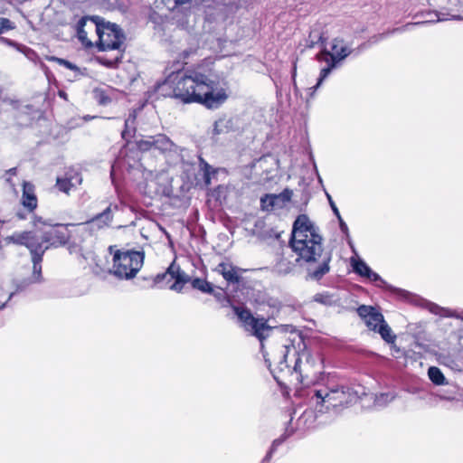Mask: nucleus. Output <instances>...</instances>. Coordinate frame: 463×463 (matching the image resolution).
I'll return each instance as SVG.
<instances>
[{"label":"nucleus","instance_id":"f257e3e1","mask_svg":"<svg viewBox=\"0 0 463 463\" xmlns=\"http://www.w3.org/2000/svg\"><path fill=\"white\" fill-rule=\"evenodd\" d=\"M157 91L184 104L198 103L209 109H218L228 98L206 75L195 71L172 72L157 85Z\"/></svg>","mask_w":463,"mask_h":463},{"label":"nucleus","instance_id":"f03ea898","mask_svg":"<svg viewBox=\"0 0 463 463\" xmlns=\"http://www.w3.org/2000/svg\"><path fill=\"white\" fill-rule=\"evenodd\" d=\"M323 238L319 229L306 214H300L293 223L290 246L298 256V260L307 263H319L316 269H308V276L315 280L321 279L330 270L331 254L324 252Z\"/></svg>","mask_w":463,"mask_h":463},{"label":"nucleus","instance_id":"7ed1b4c3","mask_svg":"<svg viewBox=\"0 0 463 463\" xmlns=\"http://www.w3.org/2000/svg\"><path fill=\"white\" fill-rule=\"evenodd\" d=\"M310 402L315 410L319 413H325L329 410H342L355 403L358 399L365 395L362 386L350 387L347 385L328 384L316 388L312 391Z\"/></svg>","mask_w":463,"mask_h":463},{"label":"nucleus","instance_id":"20e7f679","mask_svg":"<svg viewBox=\"0 0 463 463\" xmlns=\"http://www.w3.org/2000/svg\"><path fill=\"white\" fill-rule=\"evenodd\" d=\"M260 342L265 363L273 374L274 379L279 382V376L277 375L276 370H278L279 373H286L291 372L288 358H292L291 360L294 361L298 352L295 343L297 342L298 349H300V345H304L302 337L299 334L293 333L292 338L286 339L285 337H281L272 343L268 350L264 345V340Z\"/></svg>","mask_w":463,"mask_h":463},{"label":"nucleus","instance_id":"39448f33","mask_svg":"<svg viewBox=\"0 0 463 463\" xmlns=\"http://www.w3.org/2000/svg\"><path fill=\"white\" fill-rule=\"evenodd\" d=\"M96 35L98 36L96 47L99 51L115 52L111 57L109 58L106 55L100 56L98 58V61L107 67H115L123 58V52L125 50L124 33L116 24L106 22L103 18L99 17Z\"/></svg>","mask_w":463,"mask_h":463},{"label":"nucleus","instance_id":"423d86ee","mask_svg":"<svg viewBox=\"0 0 463 463\" xmlns=\"http://www.w3.org/2000/svg\"><path fill=\"white\" fill-rule=\"evenodd\" d=\"M323 369L321 355L318 353L312 354L304 347L297 352L294 365L288 374L302 384H309L317 379Z\"/></svg>","mask_w":463,"mask_h":463},{"label":"nucleus","instance_id":"0eeeda50","mask_svg":"<svg viewBox=\"0 0 463 463\" xmlns=\"http://www.w3.org/2000/svg\"><path fill=\"white\" fill-rule=\"evenodd\" d=\"M33 224L35 230L31 232L38 234L39 243L47 247V250L65 245L71 239L69 228L76 227L74 223H52L38 216L33 217Z\"/></svg>","mask_w":463,"mask_h":463},{"label":"nucleus","instance_id":"6e6552de","mask_svg":"<svg viewBox=\"0 0 463 463\" xmlns=\"http://www.w3.org/2000/svg\"><path fill=\"white\" fill-rule=\"evenodd\" d=\"M137 147L140 151L158 150L165 155L172 165L184 163V152L185 149L175 145L166 135L157 134L148 136L136 141Z\"/></svg>","mask_w":463,"mask_h":463},{"label":"nucleus","instance_id":"1a4fd4ad","mask_svg":"<svg viewBox=\"0 0 463 463\" xmlns=\"http://www.w3.org/2000/svg\"><path fill=\"white\" fill-rule=\"evenodd\" d=\"M144 252L136 250H116L110 273L120 279L136 277L144 263Z\"/></svg>","mask_w":463,"mask_h":463},{"label":"nucleus","instance_id":"9d476101","mask_svg":"<svg viewBox=\"0 0 463 463\" xmlns=\"http://www.w3.org/2000/svg\"><path fill=\"white\" fill-rule=\"evenodd\" d=\"M14 244L25 246L31 252L33 261L32 282H40L42 277V261L47 247L39 243V236L32 232H15L8 237Z\"/></svg>","mask_w":463,"mask_h":463},{"label":"nucleus","instance_id":"9b49d317","mask_svg":"<svg viewBox=\"0 0 463 463\" xmlns=\"http://www.w3.org/2000/svg\"><path fill=\"white\" fill-rule=\"evenodd\" d=\"M332 53L327 51H323L317 54V60L326 61L327 66L323 68L320 71V76L316 86L309 89L310 96H313L317 89L320 86L323 80L331 73L332 70L335 67L336 63L346 58L352 53V50L348 49L342 40L334 39L331 45Z\"/></svg>","mask_w":463,"mask_h":463},{"label":"nucleus","instance_id":"f8f14e48","mask_svg":"<svg viewBox=\"0 0 463 463\" xmlns=\"http://www.w3.org/2000/svg\"><path fill=\"white\" fill-rule=\"evenodd\" d=\"M233 310L240 321L242 322L245 329L250 331L260 341L264 340L269 335L271 327L268 325L267 320L255 318L247 308L233 307Z\"/></svg>","mask_w":463,"mask_h":463},{"label":"nucleus","instance_id":"ddd939ff","mask_svg":"<svg viewBox=\"0 0 463 463\" xmlns=\"http://www.w3.org/2000/svg\"><path fill=\"white\" fill-rule=\"evenodd\" d=\"M118 209L117 205L109 204L102 213L96 214L90 220L76 224L81 232L95 235L99 231L109 227L113 220V212Z\"/></svg>","mask_w":463,"mask_h":463},{"label":"nucleus","instance_id":"4468645a","mask_svg":"<svg viewBox=\"0 0 463 463\" xmlns=\"http://www.w3.org/2000/svg\"><path fill=\"white\" fill-rule=\"evenodd\" d=\"M165 279H167V281L175 280L169 288L172 290L179 292L182 290L184 284L189 280V277L181 270L175 261H173L165 272L156 275L155 282L161 283Z\"/></svg>","mask_w":463,"mask_h":463},{"label":"nucleus","instance_id":"2eb2a0df","mask_svg":"<svg viewBox=\"0 0 463 463\" xmlns=\"http://www.w3.org/2000/svg\"><path fill=\"white\" fill-rule=\"evenodd\" d=\"M99 21V16H83L76 24L75 29L77 32V37L79 41L86 48H90L94 44L92 41L88 38V34L90 33H97V27Z\"/></svg>","mask_w":463,"mask_h":463},{"label":"nucleus","instance_id":"dca6fc26","mask_svg":"<svg viewBox=\"0 0 463 463\" xmlns=\"http://www.w3.org/2000/svg\"><path fill=\"white\" fill-rule=\"evenodd\" d=\"M292 191L285 189L279 194H265L260 198V206L264 211H271L274 208H283L291 200Z\"/></svg>","mask_w":463,"mask_h":463},{"label":"nucleus","instance_id":"f3484780","mask_svg":"<svg viewBox=\"0 0 463 463\" xmlns=\"http://www.w3.org/2000/svg\"><path fill=\"white\" fill-rule=\"evenodd\" d=\"M359 317L364 321L366 326L374 332L384 321L383 316L375 307L362 305L357 308Z\"/></svg>","mask_w":463,"mask_h":463},{"label":"nucleus","instance_id":"a211bd4d","mask_svg":"<svg viewBox=\"0 0 463 463\" xmlns=\"http://www.w3.org/2000/svg\"><path fill=\"white\" fill-rule=\"evenodd\" d=\"M427 16H428L427 19L423 22L407 24L403 27L394 29L392 31V33L410 30L411 27H413V26H416L419 24H422L425 23L441 22V21H447L449 19H455V20L462 19V16L458 14H449V13L445 14V13H441V12H429L427 14Z\"/></svg>","mask_w":463,"mask_h":463},{"label":"nucleus","instance_id":"6ab92c4d","mask_svg":"<svg viewBox=\"0 0 463 463\" xmlns=\"http://www.w3.org/2000/svg\"><path fill=\"white\" fill-rule=\"evenodd\" d=\"M353 268L355 273L362 277H365L371 281L380 282L383 287L391 288L392 290L401 291L400 289L393 288L386 284V282L362 260H354Z\"/></svg>","mask_w":463,"mask_h":463},{"label":"nucleus","instance_id":"aec40b11","mask_svg":"<svg viewBox=\"0 0 463 463\" xmlns=\"http://www.w3.org/2000/svg\"><path fill=\"white\" fill-rule=\"evenodd\" d=\"M23 206L29 213H33L38 205V200L34 192V185L30 182L23 183V194L21 199Z\"/></svg>","mask_w":463,"mask_h":463},{"label":"nucleus","instance_id":"412c9836","mask_svg":"<svg viewBox=\"0 0 463 463\" xmlns=\"http://www.w3.org/2000/svg\"><path fill=\"white\" fill-rule=\"evenodd\" d=\"M80 183L81 177L77 175L75 177L57 178L56 186L61 192L69 194L72 188Z\"/></svg>","mask_w":463,"mask_h":463},{"label":"nucleus","instance_id":"4be33fe9","mask_svg":"<svg viewBox=\"0 0 463 463\" xmlns=\"http://www.w3.org/2000/svg\"><path fill=\"white\" fill-rule=\"evenodd\" d=\"M232 129V120L231 118H219L214 122L213 134L219 136L222 134L229 133Z\"/></svg>","mask_w":463,"mask_h":463},{"label":"nucleus","instance_id":"5701e85b","mask_svg":"<svg viewBox=\"0 0 463 463\" xmlns=\"http://www.w3.org/2000/svg\"><path fill=\"white\" fill-rule=\"evenodd\" d=\"M376 332L379 333L381 337L388 344H392L396 340V335L392 333V328L385 320L381 323Z\"/></svg>","mask_w":463,"mask_h":463},{"label":"nucleus","instance_id":"b1692460","mask_svg":"<svg viewBox=\"0 0 463 463\" xmlns=\"http://www.w3.org/2000/svg\"><path fill=\"white\" fill-rule=\"evenodd\" d=\"M199 168L203 172L205 184L209 185L211 184V175H215L216 171L203 157H199Z\"/></svg>","mask_w":463,"mask_h":463},{"label":"nucleus","instance_id":"393cba45","mask_svg":"<svg viewBox=\"0 0 463 463\" xmlns=\"http://www.w3.org/2000/svg\"><path fill=\"white\" fill-rule=\"evenodd\" d=\"M426 308L432 314L438 315L441 317H449V316H454V312L451 309L439 307L435 303L429 302L426 305Z\"/></svg>","mask_w":463,"mask_h":463},{"label":"nucleus","instance_id":"a878e982","mask_svg":"<svg viewBox=\"0 0 463 463\" xmlns=\"http://www.w3.org/2000/svg\"><path fill=\"white\" fill-rule=\"evenodd\" d=\"M428 375L430 381L436 385H442L445 383V377L442 372L435 366H431L428 370Z\"/></svg>","mask_w":463,"mask_h":463},{"label":"nucleus","instance_id":"bb28decb","mask_svg":"<svg viewBox=\"0 0 463 463\" xmlns=\"http://www.w3.org/2000/svg\"><path fill=\"white\" fill-rule=\"evenodd\" d=\"M192 286L194 288H196L203 293H209V294L213 293V285L204 279H198V278L194 279L192 281Z\"/></svg>","mask_w":463,"mask_h":463},{"label":"nucleus","instance_id":"cd10ccee","mask_svg":"<svg viewBox=\"0 0 463 463\" xmlns=\"http://www.w3.org/2000/svg\"><path fill=\"white\" fill-rule=\"evenodd\" d=\"M15 28V24L12 22L10 19L5 17H0V35L14 30Z\"/></svg>","mask_w":463,"mask_h":463},{"label":"nucleus","instance_id":"c85d7f7f","mask_svg":"<svg viewBox=\"0 0 463 463\" xmlns=\"http://www.w3.org/2000/svg\"><path fill=\"white\" fill-rule=\"evenodd\" d=\"M238 268L232 267L226 274L223 276V279L230 283H239L240 275L238 274Z\"/></svg>","mask_w":463,"mask_h":463},{"label":"nucleus","instance_id":"c756f323","mask_svg":"<svg viewBox=\"0 0 463 463\" xmlns=\"http://www.w3.org/2000/svg\"><path fill=\"white\" fill-rule=\"evenodd\" d=\"M135 121V116H129L128 118L125 120V129L122 131L121 136L122 138L128 140L132 137L133 129L130 128V124H133Z\"/></svg>","mask_w":463,"mask_h":463},{"label":"nucleus","instance_id":"7c9ffc66","mask_svg":"<svg viewBox=\"0 0 463 463\" xmlns=\"http://www.w3.org/2000/svg\"><path fill=\"white\" fill-rule=\"evenodd\" d=\"M451 12L463 13V0H449Z\"/></svg>","mask_w":463,"mask_h":463},{"label":"nucleus","instance_id":"2f4dec72","mask_svg":"<svg viewBox=\"0 0 463 463\" xmlns=\"http://www.w3.org/2000/svg\"><path fill=\"white\" fill-rule=\"evenodd\" d=\"M49 61H57L59 64L65 66L66 68L70 70H76V66L70 62L69 61H66L64 59L57 58V57H50L48 58Z\"/></svg>","mask_w":463,"mask_h":463},{"label":"nucleus","instance_id":"473e14b6","mask_svg":"<svg viewBox=\"0 0 463 463\" xmlns=\"http://www.w3.org/2000/svg\"><path fill=\"white\" fill-rule=\"evenodd\" d=\"M232 267L231 263L222 262L216 267V271L223 277Z\"/></svg>","mask_w":463,"mask_h":463},{"label":"nucleus","instance_id":"72a5a7b5","mask_svg":"<svg viewBox=\"0 0 463 463\" xmlns=\"http://www.w3.org/2000/svg\"><path fill=\"white\" fill-rule=\"evenodd\" d=\"M315 300L322 304H331V297L329 295L317 294L315 296Z\"/></svg>","mask_w":463,"mask_h":463},{"label":"nucleus","instance_id":"f704fd0d","mask_svg":"<svg viewBox=\"0 0 463 463\" xmlns=\"http://www.w3.org/2000/svg\"><path fill=\"white\" fill-rule=\"evenodd\" d=\"M326 198L328 200V203L331 206V209L333 211V213H335V215L337 217V219H340V213H339V210L338 208L336 207L335 203H334L331 195L328 194V193H326Z\"/></svg>","mask_w":463,"mask_h":463},{"label":"nucleus","instance_id":"c9c22d12","mask_svg":"<svg viewBox=\"0 0 463 463\" xmlns=\"http://www.w3.org/2000/svg\"><path fill=\"white\" fill-rule=\"evenodd\" d=\"M99 103L101 105H107L110 102V99L105 95L104 92L100 91L98 93Z\"/></svg>","mask_w":463,"mask_h":463},{"label":"nucleus","instance_id":"e433bc0d","mask_svg":"<svg viewBox=\"0 0 463 463\" xmlns=\"http://www.w3.org/2000/svg\"><path fill=\"white\" fill-rule=\"evenodd\" d=\"M296 75H297V66H296V63L294 64V67H293V71H292V80H293V86H294V92L296 95H298L299 93V90L297 86V83H296Z\"/></svg>","mask_w":463,"mask_h":463},{"label":"nucleus","instance_id":"4c0bfd02","mask_svg":"<svg viewBox=\"0 0 463 463\" xmlns=\"http://www.w3.org/2000/svg\"><path fill=\"white\" fill-rule=\"evenodd\" d=\"M339 221V226H340V230L343 233H345L346 235V237L349 236V230H348V227L346 225V223L344 222V220L342 219V217L340 216V219H338Z\"/></svg>","mask_w":463,"mask_h":463},{"label":"nucleus","instance_id":"58836bf2","mask_svg":"<svg viewBox=\"0 0 463 463\" xmlns=\"http://www.w3.org/2000/svg\"><path fill=\"white\" fill-rule=\"evenodd\" d=\"M285 265H286V263H285V261H284V260H280V261L278 263V265H277V269H278V270H279V273H284V274H286V273L289 272V270H290V269H289V268H288V267H287V268H285V269H283V268H282V267H283V266H285Z\"/></svg>","mask_w":463,"mask_h":463},{"label":"nucleus","instance_id":"ea45409f","mask_svg":"<svg viewBox=\"0 0 463 463\" xmlns=\"http://www.w3.org/2000/svg\"><path fill=\"white\" fill-rule=\"evenodd\" d=\"M282 442H283V440H282V439H275V440L272 442V445H271V447H270V449H269L275 452V451H276V449H277V448H278V447H279Z\"/></svg>","mask_w":463,"mask_h":463},{"label":"nucleus","instance_id":"a19ab883","mask_svg":"<svg viewBox=\"0 0 463 463\" xmlns=\"http://www.w3.org/2000/svg\"><path fill=\"white\" fill-rule=\"evenodd\" d=\"M282 442H283V440H282V439H275V440L272 442V445H271V447H270V449H269L275 452V451H276V449H277V448H278V447H279Z\"/></svg>","mask_w":463,"mask_h":463},{"label":"nucleus","instance_id":"79ce46f5","mask_svg":"<svg viewBox=\"0 0 463 463\" xmlns=\"http://www.w3.org/2000/svg\"><path fill=\"white\" fill-rule=\"evenodd\" d=\"M0 42L3 43L7 44L9 46H15L16 45V43L14 41H12V40H10L8 38H5V37H0Z\"/></svg>","mask_w":463,"mask_h":463},{"label":"nucleus","instance_id":"37998d69","mask_svg":"<svg viewBox=\"0 0 463 463\" xmlns=\"http://www.w3.org/2000/svg\"><path fill=\"white\" fill-rule=\"evenodd\" d=\"M273 453H274V451L269 449V452L267 453V455L264 457V458L261 460L260 463H269V460L272 458Z\"/></svg>","mask_w":463,"mask_h":463},{"label":"nucleus","instance_id":"c03bdc74","mask_svg":"<svg viewBox=\"0 0 463 463\" xmlns=\"http://www.w3.org/2000/svg\"><path fill=\"white\" fill-rule=\"evenodd\" d=\"M453 312H454V316H449V317H455V318L463 320V311L458 313L457 311L453 310Z\"/></svg>","mask_w":463,"mask_h":463},{"label":"nucleus","instance_id":"a18cd8bd","mask_svg":"<svg viewBox=\"0 0 463 463\" xmlns=\"http://www.w3.org/2000/svg\"><path fill=\"white\" fill-rule=\"evenodd\" d=\"M191 55V48L183 52V58L187 59Z\"/></svg>","mask_w":463,"mask_h":463},{"label":"nucleus","instance_id":"49530a36","mask_svg":"<svg viewBox=\"0 0 463 463\" xmlns=\"http://www.w3.org/2000/svg\"><path fill=\"white\" fill-rule=\"evenodd\" d=\"M16 171H17V169L15 167H13V168H10L9 170H7L6 174L10 175H16Z\"/></svg>","mask_w":463,"mask_h":463},{"label":"nucleus","instance_id":"de8ad7c7","mask_svg":"<svg viewBox=\"0 0 463 463\" xmlns=\"http://www.w3.org/2000/svg\"><path fill=\"white\" fill-rule=\"evenodd\" d=\"M215 298H217L218 300H221L222 298H224L223 293H214Z\"/></svg>","mask_w":463,"mask_h":463},{"label":"nucleus","instance_id":"09e8293b","mask_svg":"<svg viewBox=\"0 0 463 463\" xmlns=\"http://www.w3.org/2000/svg\"><path fill=\"white\" fill-rule=\"evenodd\" d=\"M27 285H28V283H26L25 285H23V286H18V287H17V289H16V291H15V292H17V291H20V290L24 289Z\"/></svg>","mask_w":463,"mask_h":463},{"label":"nucleus","instance_id":"8fccbe9b","mask_svg":"<svg viewBox=\"0 0 463 463\" xmlns=\"http://www.w3.org/2000/svg\"><path fill=\"white\" fill-rule=\"evenodd\" d=\"M59 95H60V97H61L63 99H66V97H67V94L64 91H60Z\"/></svg>","mask_w":463,"mask_h":463},{"label":"nucleus","instance_id":"3c124183","mask_svg":"<svg viewBox=\"0 0 463 463\" xmlns=\"http://www.w3.org/2000/svg\"><path fill=\"white\" fill-rule=\"evenodd\" d=\"M160 229H161V230L163 231V232L166 235V237H167L168 239H170V235H169V233H168V232H167L164 228L160 227Z\"/></svg>","mask_w":463,"mask_h":463},{"label":"nucleus","instance_id":"603ef678","mask_svg":"<svg viewBox=\"0 0 463 463\" xmlns=\"http://www.w3.org/2000/svg\"><path fill=\"white\" fill-rule=\"evenodd\" d=\"M17 216L19 219H25V216L24 214H22L21 213H17Z\"/></svg>","mask_w":463,"mask_h":463},{"label":"nucleus","instance_id":"864d4df0","mask_svg":"<svg viewBox=\"0 0 463 463\" xmlns=\"http://www.w3.org/2000/svg\"><path fill=\"white\" fill-rule=\"evenodd\" d=\"M14 294H15V292H12V293H10V295H9V298H8L7 301H9V300L13 298V296H14Z\"/></svg>","mask_w":463,"mask_h":463},{"label":"nucleus","instance_id":"5fc2aeb1","mask_svg":"<svg viewBox=\"0 0 463 463\" xmlns=\"http://www.w3.org/2000/svg\"><path fill=\"white\" fill-rule=\"evenodd\" d=\"M6 302L3 303L1 306H0V310H2L3 308H5V307L6 306Z\"/></svg>","mask_w":463,"mask_h":463},{"label":"nucleus","instance_id":"6e6d98bb","mask_svg":"<svg viewBox=\"0 0 463 463\" xmlns=\"http://www.w3.org/2000/svg\"><path fill=\"white\" fill-rule=\"evenodd\" d=\"M6 302L3 303L1 306H0V310H2L3 308H5V307L6 306Z\"/></svg>","mask_w":463,"mask_h":463},{"label":"nucleus","instance_id":"4d7b16f0","mask_svg":"<svg viewBox=\"0 0 463 463\" xmlns=\"http://www.w3.org/2000/svg\"><path fill=\"white\" fill-rule=\"evenodd\" d=\"M388 397V394H381V398Z\"/></svg>","mask_w":463,"mask_h":463},{"label":"nucleus","instance_id":"13d9d810","mask_svg":"<svg viewBox=\"0 0 463 463\" xmlns=\"http://www.w3.org/2000/svg\"><path fill=\"white\" fill-rule=\"evenodd\" d=\"M6 181H7L8 183H11V179H10V178H7V179H6Z\"/></svg>","mask_w":463,"mask_h":463}]
</instances>
